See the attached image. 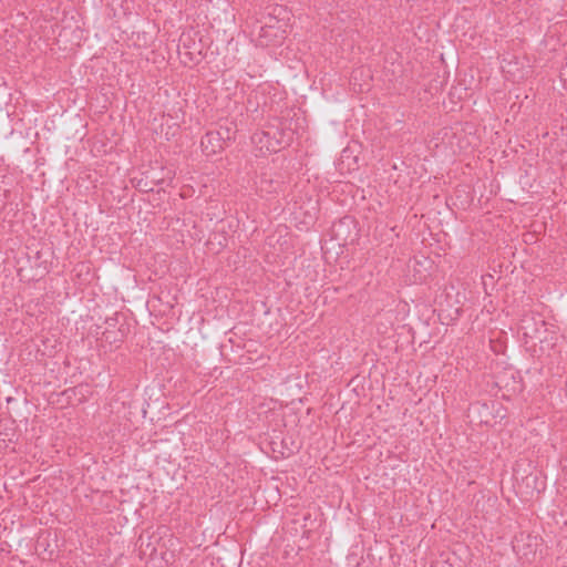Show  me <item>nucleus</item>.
Segmentation results:
<instances>
[{
	"label": "nucleus",
	"mask_w": 567,
	"mask_h": 567,
	"mask_svg": "<svg viewBox=\"0 0 567 567\" xmlns=\"http://www.w3.org/2000/svg\"><path fill=\"white\" fill-rule=\"evenodd\" d=\"M285 28V22L275 17H268V21L259 27L256 44L262 48L280 44L286 38Z\"/></svg>",
	"instance_id": "nucleus-1"
},
{
	"label": "nucleus",
	"mask_w": 567,
	"mask_h": 567,
	"mask_svg": "<svg viewBox=\"0 0 567 567\" xmlns=\"http://www.w3.org/2000/svg\"><path fill=\"white\" fill-rule=\"evenodd\" d=\"M226 140H230V132L228 128H226L225 132L221 130L208 131L202 137L200 146L207 156L215 155L224 150Z\"/></svg>",
	"instance_id": "nucleus-2"
},
{
	"label": "nucleus",
	"mask_w": 567,
	"mask_h": 567,
	"mask_svg": "<svg viewBox=\"0 0 567 567\" xmlns=\"http://www.w3.org/2000/svg\"><path fill=\"white\" fill-rule=\"evenodd\" d=\"M112 336H124V331L123 329H118V331H111V330H105L103 332V337L105 338V340H110Z\"/></svg>",
	"instance_id": "nucleus-3"
},
{
	"label": "nucleus",
	"mask_w": 567,
	"mask_h": 567,
	"mask_svg": "<svg viewBox=\"0 0 567 567\" xmlns=\"http://www.w3.org/2000/svg\"><path fill=\"white\" fill-rule=\"evenodd\" d=\"M142 183H143V179L138 181V184H137L141 190H144V192L153 190V185L150 186L147 182H145L143 185H142Z\"/></svg>",
	"instance_id": "nucleus-4"
},
{
	"label": "nucleus",
	"mask_w": 567,
	"mask_h": 567,
	"mask_svg": "<svg viewBox=\"0 0 567 567\" xmlns=\"http://www.w3.org/2000/svg\"><path fill=\"white\" fill-rule=\"evenodd\" d=\"M278 144H279V142H276V145H274V144L269 143V144L267 145V148H268V150L276 151V146H277Z\"/></svg>",
	"instance_id": "nucleus-5"
},
{
	"label": "nucleus",
	"mask_w": 567,
	"mask_h": 567,
	"mask_svg": "<svg viewBox=\"0 0 567 567\" xmlns=\"http://www.w3.org/2000/svg\"><path fill=\"white\" fill-rule=\"evenodd\" d=\"M113 321H115V319H113V318L106 319V323H107L109 326H111V327H114V326H115V323H113Z\"/></svg>",
	"instance_id": "nucleus-6"
},
{
	"label": "nucleus",
	"mask_w": 567,
	"mask_h": 567,
	"mask_svg": "<svg viewBox=\"0 0 567 567\" xmlns=\"http://www.w3.org/2000/svg\"><path fill=\"white\" fill-rule=\"evenodd\" d=\"M183 41V47L184 48H190V45H187V43L185 42V40H182Z\"/></svg>",
	"instance_id": "nucleus-7"
},
{
	"label": "nucleus",
	"mask_w": 567,
	"mask_h": 567,
	"mask_svg": "<svg viewBox=\"0 0 567 567\" xmlns=\"http://www.w3.org/2000/svg\"><path fill=\"white\" fill-rule=\"evenodd\" d=\"M187 55H189V61H193V58H192V53H186Z\"/></svg>",
	"instance_id": "nucleus-8"
},
{
	"label": "nucleus",
	"mask_w": 567,
	"mask_h": 567,
	"mask_svg": "<svg viewBox=\"0 0 567 567\" xmlns=\"http://www.w3.org/2000/svg\"><path fill=\"white\" fill-rule=\"evenodd\" d=\"M262 134H264V136H266V137H268V136H269V133H268V132H264Z\"/></svg>",
	"instance_id": "nucleus-9"
},
{
	"label": "nucleus",
	"mask_w": 567,
	"mask_h": 567,
	"mask_svg": "<svg viewBox=\"0 0 567 567\" xmlns=\"http://www.w3.org/2000/svg\"><path fill=\"white\" fill-rule=\"evenodd\" d=\"M157 183H158V181H154V179L152 181L153 185H156Z\"/></svg>",
	"instance_id": "nucleus-10"
}]
</instances>
